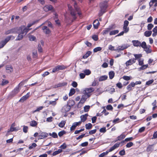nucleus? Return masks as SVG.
Listing matches in <instances>:
<instances>
[{
  "label": "nucleus",
  "mask_w": 157,
  "mask_h": 157,
  "mask_svg": "<svg viewBox=\"0 0 157 157\" xmlns=\"http://www.w3.org/2000/svg\"><path fill=\"white\" fill-rule=\"evenodd\" d=\"M100 10L98 15L99 16H101L105 12V10L108 7L107 2L106 1L101 2L100 4Z\"/></svg>",
  "instance_id": "nucleus-1"
},
{
  "label": "nucleus",
  "mask_w": 157,
  "mask_h": 157,
  "mask_svg": "<svg viewBox=\"0 0 157 157\" xmlns=\"http://www.w3.org/2000/svg\"><path fill=\"white\" fill-rule=\"evenodd\" d=\"M144 49V50L147 53H149L151 52V50L150 49V45H147L146 42L143 41L142 43L141 47Z\"/></svg>",
  "instance_id": "nucleus-2"
},
{
  "label": "nucleus",
  "mask_w": 157,
  "mask_h": 157,
  "mask_svg": "<svg viewBox=\"0 0 157 157\" xmlns=\"http://www.w3.org/2000/svg\"><path fill=\"white\" fill-rule=\"evenodd\" d=\"M18 30V31L20 32L22 34H24V35H25L29 31V29L27 27H25L24 26H22L19 28Z\"/></svg>",
  "instance_id": "nucleus-3"
},
{
  "label": "nucleus",
  "mask_w": 157,
  "mask_h": 157,
  "mask_svg": "<svg viewBox=\"0 0 157 157\" xmlns=\"http://www.w3.org/2000/svg\"><path fill=\"white\" fill-rule=\"evenodd\" d=\"M94 90V89L93 88H86L84 90L83 92L84 94L89 97L91 95V93Z\"/></svg>",
  "instance_id": "nucleus-4"
},
{
  "label": "nucleus",
  "mask_w": 157,
  "mask_h": 157,
  "mask_svg": "<svg viewBox=\"0 0 157 157\" xmlns=\"http://www.w3.org/2000/svg\"><path fill=\"white\" fill-rule=\"evenodd\" d=\"M39 138L38 139H43L47 137L48 136V134L45 132L40 131L39 133Z\"/></svg>",
  "instance_id": "nucleus-5"
},
{
  "label": "nucleus",
  "mask_w": 157,
  "mask_h": 157,
  "mask_svg": "<svg viewBox=\"0 0 157 157\" xmlns=\"http://www.w3.org/2000/svg\"><path fill=\"white\" fill-rule=\"evenodd\" d=\"M66 67L63 65H58L54 68L52 71L53 73L56 72L59 70H62L65 69Z\"/></svg>",
  "instance_id": "nucleus-6"
},
{
  "label": "nucleus",
  "mask_w": 157,
  "mask_h": 157,
  "mask_svg": "<svg viewBox=\"0 0 157 157\" xmlns=\"http://www.w3.org/2000/svg\"><path fill=\"white\" fill-rule=\"evenodd\" d=\"M129 46L128 44H124L121 46H119L115 49V51H121L127 48Z\"/></svg>",
  "instance_id": "nucleus-7"
},
{
  "label": "nucleus",
  "mask_w": 157,
  "mask_h": 157,
  "mask_svg": "<svg viewBox=\"0 0 157 157\" xmlns=\"http://www.w3.org/2000/svg\"><path fill=\"white\" fill-rule=\"evenodd\" d=\"M68 7L69 10L70 11L71 14L73 17V18L74 19H75L76 18L75 17L76 13L75 11L73 10L71 6L69 4H68Z\"/></svg>",
  "instance_id": "nucleus-8"
},
{
  "label": "nucleus",
  "mask_w": 157,
  "mask_h": 157,
  "mask_svg": "<svg viewBox=\"0 0 157 157\" xmlns=\"http://www.w3.org/2000/svg\"><path fill=\"white\" fill-rule=\"evenodd\" d=\"M71 108L70 105H67L64 106L62 108V112L63 113H66L69 111Z\"/></svg>",
  "instance_id": "nucleus-9"
},
{
  "label": "nucleus",
  "mask_w": 157,
  "mask_h": 157,
  "mask_svg": "<svg viewBox=\"0 0 157 157\" xmlns=\"http://www.w3.org/2000/svg\"><path fill=\"white\" fill-rule=\"evenodd\" d=\"M133 45L136 47H141L142 43L137 40H133L132 41Z\"/></svg>",
  "instance_id": "nucleus-10"
},
{
  "label": "nucleus",
  "mask_w": 157,
  "mask_h": 157,
  "mask_svg": "<svg viewBox=\"0 0 157 157\" xmlns=\"http://www.w3.org/2000/svg\"><path fill=\"white\" fill-rule=\"evenodd\" d=\"M135 62L136 59H135L134 58H133L132 59H130L127 61L126 62L125 64L126 66H128L131 65L132 64L135 63Z\"/></svg>",
  "instance_id": "nucleus-11"
},
{
  "label": "nucleus",
  "mask_w": 157,
  "mask_h": 157,
  "mask_svg": "<svg viewBox=\"0 0 157 157\" xmlns=\"http://www.w3.org/2000/svg\"><path fill=\"white\" fill-rule=\"evenodd\" d=\"M22 84V83L21 82L19 84L18 86L16 87L13 90V92L14 94H16L18 93L20 90V86L23 85Z\"/></svg>",
  "instance_id": "nucleus-12"
},
{
  "label": "nucleus",
  "mask_w": 157,
  "mask_h": 157,
  "mask_svg": "<svg viewBox=\"0 0 157 157\" xmlns=\"http://www.w3.org/2000/svg\"><path fill=\"white\" fill-rule=\"evenodd\" d=\"M29 95L30 92L28 93L26 95L23 96L21 98L20 100H19V101L23 102L29 97Z\"/></svg>",
  "instance_id": "nucleus-13"
},
{
  "label": "nucleus",
  "mask_w": 157,
  "mask_h": 157,
  "mask_svg": "<svg viewBox=\"0 0 157 157\" xmlns=\"http://www.w3.org/2000/svg\"><path fill=\"white\" fill-rule=\"evenodd\" d=\"M89 98L87 96H86L85 94L83 95L81 98L78 103V105L79 104L81 103L83 104L85 102L86 99Z\"/></svg>",
  "instance_id": "nucleus-14"
},
{
  "label": "nucleus",
  "mask_w": 157,
  "mask_h": 157,
  "mask_svg": "<svg viewBox=\"0 0 157 157\" xmlns=\"http://www.w3.org/2000/svg\"><path fill=\"white\" fill-rule=\"evenodd\" d=\"M81 123V122L80 121L78 122H76L73 123L72 124V126L70 128V130L71 131L74 130L75 129L76 127L79 124H80Z\"/></svg>",
  "instance_id": "nucleus-15"
},
{
  "label": "nucleus",
  "mask_w": 157,
  "mask_h": 157,
  "mask_svg": "<svg viewBox=\"0 0 157 157\" xmlns=\"http://www.w3.org/2000/svg\"><path fill=\"white\" fill-rule=\"evenodd\" d=\"M42 29L43 30L44 32L46 34H49L51 32L50 29L46 26H43L42 28Z\"/></svg>",
  "instance_id": "nucleus-16"
},
{
  "label": "nucleus",
  "mask_w": 157,
  "mask_h": 157,
  "mask_svg": "<svg viewBox=\"0 0 157 157\" xmlns=\"http://www.w3.org/2000/svg\"><path fill=\"white\" fill-rule=\"evenodd\" d=\"M6 69L7 72L8 73H10L13 71V68L11 65L6 66Z\"/></svg>",
  "instance_id": "nucleus-17"
},
{
  "label": "nucleus",
  "mask_w": 157,
  "mask_h": 157,
  "mask_svg": "<svg viewBox=\"0 0 157 157\" xmlns=\"http://www.w3.org/2000/svg\"><path fill=\"white\" fill-rule=\"evenodd\" d=\"M99 24L100 23L97 19L95 20L94 21L93 23L94 27L95 29H98Z\"/></svg>",
  "instance_id": "nucleus-18"
},
{
  "label": "nucleus",
  "mask_w": 157,
  "mask_h": 157,
  "mask_svg": "<svg viewBox=\"0 0 157 157\" xmlns=\"http://www.w3.org/2000/svg\"><path fill=\"white\" fill-rule=\"evenodd\" d=\"M52 9V6L51 5H48L45 6L43 8L44 10L45 11H48L49 10H50Z\"/></svg>",
  "instance_id": "nucleus-19"
},
{
  "label": "nucleus",
  "mask_w": 157,
  "mask_h": 157,
  "mask_svg": "<svg viewBox=\"0 0 157 157\" xmlns=\"http://www.w3.org/2000/svg\"><path fill=\"white\" fill-rule=\"evenodd\" d=\"M17 33H18V35L17 37L16 40H22L23 38V34L21 33V32L18 30Z\"/></svg>",
  "instance_id": "nucleus-20"
},
{
  "label": "nucleus",
  "mask_w": 157,
  "mask_h": 157,
  "mask_svg": "<svg viewBox=\"0 0 157 157\" xmlns=\"http://www.w3.org/2000/svg\"><path fill=\"white\" fill-rule=\"evenodd\" d=\"M108 78V76L106 75H104L100 76L99 77L98 80L99 82L102 81L106 80Z\"/></svg>",
  "instance_id": "nucleus-21"
},
{
  "label": "nucleus",
  "mask_w": 157,
  "mask_h": 157,
  "mask_svg": "<svg viewBox=\"0 0 157 157\" xmlns=\"http://www.w3.org/2000/svg\"><path fill=\"white\" fill-rule=\"evenodd\" d=\"M154 145H149L147 147L146 151L147 152H151L154 150Z\"/></svg>",
  "instance_id": "nucleus-22"
},
{
  "label": "nucleus",
  "mask_w": 157,
  "mask_h": 157,
  "mask_svg": "<svg viewBox=\"0 0 157 157\" xmlns=\"http://www.w3.org/2000/svg\"><path fill=\"white\" fill-rule=\"evenodd\" d=\"M119 32V31L118 30H112L110 32L109 35L110 36L115 35L117 34Z\"/></svg>",
  "instance_id": "nucleus-23"
},
{
  "label": "nucleus",
  "mask_w": 157,
  "mask_h": 157,
  "mask_svg": "<svg viewBox=\"0 0 157 157\" xmlns=\"http://www.w3.org/2000/svg\"><path fill=\"white\" fill-rule=\"evenodd\" d=\"M66 123V121H62L59 124L58 126L60 128H63L64 127Z\"/></svg>",
  "instance_id": "nucleus-24"
},
{
  "label": "nucleus",
  "mask_w": 157,
  "mask_h": 157,
  "mask_svg": "<svg viewBox=\"0 0 157 157\" xmlns=\"http://www.w3.org/2000/svg\"><path fill=\"white\" fill-rule=\"evenodd\" d=\"M109 78L110 79H112L114 76L115 73L113 71H110L109 73Z\"/></svg>",
  "instance_id": "nucleus-25"
},
{
  "label": "nucleus",
  "mask_w": 157,
  "mask_h": 157,
  "mask_svg": "<svg viewBox=\"0 0 157 157\" xmlns=\"http://www.w3.org/2000/svg\"><path fill=\"white\" fill-rule=\"evenodd\" d=\"M48 135L55 138H57L58 137L57 135L55 132H53L52 133H49Z\"/></svg>",
  "instance_id": "nucleus-26"
},
{
  "label": "nucleus",
  "mask_w": 157,
  "mask_h": 157,
  "mask_svg": "<svg viewBox=\"0 0 157 157\" xmlns=\"http://www.w3.org/2000/svg\"><path fill=\"white\" fill-rule=\"evenodd\" d=\"M62 152V150L61 149H59L57 151H56L53 152L52 153V155L53 156H55L56 155L58 154H59Z\"/></svg>",
  "instance_id": "nucleus-27"
},
{
  "label": "nucleus",
  "mask_w": 157,
  "mask_h": 157,
  "mask_svg": "<svg viewBox=\"0 0 157 157\" xmlns=\"http://www.w3.org/2000/svg\"><path fill=\"white\" fill-rule=\"evenodd\" d=\"M91 54V52L90 51H88L85 55L83 56L82 58L84 59H86Z\"/></svg>",
  "instance_id": "nucleus-28"
},
{
  "label": "nucleus",
  "mask_w": 157,
  "mask_h": 157,
  "mask_svg": "<svg viewBox=\"0 0 157 157\" xmlns=\"http://www.w3.org/2000/svg\"><path fill=\"white\" fill-rule=\"evenodd\" d=\"M30 124L31 126L35 127L37 125V123L36 121H33L30 122Z\"/></svg>",
  "instance_id": "nucleus-29"
},
{
  "label": "nucleus",
  "mask_w": 157,
  "mask_h": 157,
  "mask_svg": "<svg viewBox=\"0 0 157 157\" xmlns=\"http://www.w3.org/2000/svg\"><path fill=\"white\" fill-rule=\"evenodd\" d=\"M152 33V32L151 31H146L144 33V35L147 37L150 36Z\"/></svg>",
  "instance_id": "nucleus-30"
},
{
  "label": "nucleus",
  "mask_w": 157,
  "mask_h": 157,
  "mask_svg": "<svg viewBox=\"0 0 157 157\" xmlns=\"http://www.w3.org/2000/svg\"><path fill=\"white\" fill-rule=\"evenodd\" d=\"M84 72L85 75H90L91 73V71L89 69H86L83 71Z\"/></svg>",
  "instance_id": "nucleus-31"
},
{
  "label": "nucleus",
  "mask_w": 157,
  "mask_h": 157,
  "mask_svg": "<svg viewBox=\"0 0 157 157\" xmlns=\"http://www.w3.org/2000/svg\"><path fill=\"white\" fill-rule=\"evenodd\" d=\"M29 40L31 41H35L36 39V38L35 36L32 35H30L29 36Z\"/></svg>",
  "instance_id": "nucleus-32"
},
{
  "label": "nucleus",
  "mask_w": 157,
  "mask_h": 157,
  "mask_svg": "<svg viewBox=\"0 0 157 157\" xmlns=\"http://www.w3.org/2000/svg\"><path fill=\"white\" fill-rule=\"evenodd\" d=\"M125 136L124 135L121 134L117 137V140L115 141V142H116L117 140H120L122 139H123L125 138Z\"/></svg>",
  "instance_id": "nucleus-33"
},
{
  "label": "nucleus",
  "mask_w": 157,
  "mask_h": 157,
  "mask_svg": "<svg viewBox=\"0 0 157 157\" xmlns=\"http://www.w3.org/2000/svg\"><path fill=\"white\" fill-rule=\"evenodd\" d=\"M38 21V20H36V21H33V22H32L31 23H30L28 25L27 27V28H28V29H29V27H31L33 25H34L35 23L37 22Z\"/></svg>",
  "instance_id": "nucleus-34"
},
{
  "label": "nucleus",
  "mask_w": 157,
  "mask_h": 157,
  "mask_svg": "<svg viewBox=\"0 0 157 157\" xmlns=\"http://www.w3.org/2000/svg\"><path fill=\"white\" fill-rule=\"evenodd\" d=\"M18 130V129H17L16 128L14 127H10V129L8 130L7 132H10L17 131Z\"/></svg>",
  "instance_id": "nucleus-35"
},
{
  "label": "nucleus",
  "mask_w": 157,
  "mask_h": 157,
  "mask_svg": "<svg viewBox=\"0 0 157 157\" xmlns=\"http://www.w3.org/2000/svg\"><path fill=\"white\" fill-rule=\"evenodd\" d=\"M67 83L66 82H63L62 83H59L56 85V87H58L60 86H66L67 85Z\"/></svg>",
  "instance_id": "nucleus-36"
},
{
  "label": "nucleus",
  "mask_w": 157,
  "mask_h": 157,
  "mask_svg": "<svg viewBox=\"0 0 157 157\" xmlns=\"http://www.w3.org/2000/svg\"><path fill=\"white\" fill-rule=\"evenodd\" d=\"M85 126L86 129H90L92 128V125L91 123H89L88 124H86Z\"/></svg>",
  "instance_id": "nucleus-37"
},
{
  "label": "nucleus",
  "mask_w": 157,
  "mask_h": 157,
  "mask_svg": "<svg viewBox=\"0 0 157 157\" xmlns=\"http://www.w3.org/2000/svg\"><path fill=\"white\" fill-rule=\"evenodd\" d=\"M111 29L110 28H107L105 30H104L102 32V34L103 35L107 34L110 30Z\"/></svg>",
  "instance_id": "nucleus-38"
},
{
  "label": "nucleus",
  "mask_w": 157,
  "mask_h": 157,
  "mask_svg": "<svg viewBox=\"0 0 157 157\" xmlns=\"http://www.w3.org/2000/svg\"><path fill=\"white\" fill-rule=\"evenodd\" d=\"M102 49V48L100 47H98L95 48L93 50L94 52H98L100 51Z\"/></svg>",
  "instance_id": "nucleus-39"
},
{
  "label": "nucleus",
  "mask_w": 157,
  "mask_h": 157,
  "mask_svg": "<svg viewBox=\"0 0 157 157\" xmlns=\"http://www.w3.org/2000/svg\"><path fill=\"white\" fill-rule=\"evenodd\" d=\"M12 37H13V36H8L4 40H3L6 44L10 40Z\"/></svg>",
  "instance_id": "nucleus-40"
},
{
  "label": "nucleus",
  "mask_w": 157,
  "mask_h": 157,
  "mask_svg": "<svg viewBox=\"0 0 157 157\" xmlns=\"http://www.w3.org/2000/svg\"><path fill=\"white\" fill-rule=\"evenodd\" d=\"M75 93V89L73 88L71 89L70 90V92L69 93V96H71L73 95Z\"/></svg>",
  "instance_id": "nucleus-41"
},
{
  "label": "nucleus",
  "mask_w": 157,
  "mask_h": 157,
  "mask_svg": "<svg viewBox=\"0 0 157 157\" xmlns=\"http://www.w3.org/2000/svg\"><path fill=\"white\" fill-rule=\"evenodd\" d=\"M133 139V138L132 137H130L129 138H127L125 139L124 140H123L121 142V143H123L124 141L128 142L132 140Z\"/></svg>",
  "instance_id": "nucleus-42"
},
{
  "label": "nucleus",
  "mask_w": 157,
  "mask_h": 157,
  "mask_svg": "<svg viewBox=\"0 0 157 157\" xmlns=\"http://www.w3.org/2000/svg\"><path fill=\"white\" fill-rule=\"evenodd\" d=\"M76 2H74V8H75V10L77 12H78V15H79V16H80L81 15V13L79 12H78V8L76 6Z\"/></svg>",
  "instance_id": "nucleus-43"
},
{
  "label": "nucleus",
  "mask_w": 157,
  "mask_h": 157,
  "mask_svg": "<svg viewBox=\"0 0 157 157\" xmlns=\"http://www.w3.org/2000/svg\"><path fill=\"white\" fill-rule=\"evenodd\" d=\"M90 108V106L86 105L84 107V110L85 112H87L89 111Z\"/></svg>",
  "instance_id": "nucleus-44"
},
{
  "label": "nucleus",
  "mask_w": 157,
  "mask_h": 157,
  "mask_svg": "<svg viewBox=\"0 0 157 157\" xmlns=\"http://www.w3.org/2000/svg\"><path fill=\"white\" fill-rule=\"evenodd\" d=\"M148 67V64L144 65H142L141 67L139 68L140 70H144L147 68Z\"/></svg>",
  "instance_id": "nucleus-45"
},
{
  "label": "nucleus",
  "mask_w": 157,
  "mask_h": 157,
  "mask_svg": "<svg viewBox=\"0 0 157 157\" xmlns=\"http://www.w3.org/2000/svg\"><path fill=\"white\" fill-rule=\"evenodd\" d=\"M6 44L4 40H2L0 42V48H3Z\"/></svg>",
  "instance_id": "nucleus-46"
},
{
  "label": "nucleus",
  "mask_w": 157,
  "mask_h": 157,
  "mask_svg": "<svg viewBox=\"0 0 157 157\" xmlns=\"http://www.w3.org/2000/svg\"><path fill=\"white\" fill-rule=\"evenodd\" d=\"M14 32V29H10L7 31H6L5 33V34L7 35L9 34H11L13 33Z\"/></svg>",
  "instance_id": "nucleus-47"
},
{
  "label": "nucleus",
  "mask_w": 157,
  "mask_h": 157,
  "mask_svg": "<svg viewBox=\"0 0 157 157\" xmlns=\"http://www.w3.org/2000/svg\"><path fill=\"white\" fill-rule=\"evenodd\" d=\"M108 153V151H107L105 152H104L99 155V157H103L105 155H106Z\"/></svg>",
  "instance_id": "nucleus-48"
},
{
  "label": "nucleus",
  "mask_w": 157,
  "mask_h": 157,
  "mask_svg": "<svg viewBox=\"0 0 157 157\" xmlns=\"http://www.w3.org/2000/svg\"><path fill=\"white\" fill-rule=\"evenodd\" d=\"M66 133V132L64 130L58 133V135L60 137H61Z\"/></svg>",
  "instance_id": "nucleus-49"
},
{
  "label": "nucleus",
  "mask_w": 157,
  "mask_h": 157,
  "mask_svg": "<svg viewBox=\"0 0 157 157\" xmlns=\"http://www.w3.org/2000/svg\"><path fill=\"white\" fill-rule=\"evenodd\" d=\"M80 118L81 121V122H84L86 120L87 118L85 117L83 115H82L80 116Z\"/></svg>",
  "instance_id": "nucleus-50"
},
{
  "label": "nucleus",
  "mask_w": 157,
  "mask_h": 157,
  "mask_svg": "<svg viewBox=\"0 0 157 157\" xmlns=\"http://www.w3.org/2000/svg\"><path fill=\"white\" fill-rule=\"evenodd\" d=\"M36 146L37 145L36 144L33 143L29 147V148L30 150L31 149L33 148L36 147Z\"/></svg>",
  "instance_id": "nucleus-51"
},
{
  "label": "nucleus",
  "mask_w": 157,
  "mask_h": 157,
  "mask_svg": "<svg viewBox=\"0 0 157 157\" xmlns=\"http://www.w3.org/2000/svg\"><path fill=\"white\" fill-rule=\"evenodd\" d=\"M48 104L49 105H51L53 106H55L56 105V101H49Z\"/></svg>",
  "instance_id": "nucleus-52"
},
{
  "label": "nucleus",
  "mask_w": 157,
  "mask_h": 157,
  "mask_svg": "<svg viewBox=\"0 0 157 157\" xmlns=\"http://www.w3.org/2000/svg\"><path fill=\"white\" fill-rule=\"evenodd\" d=\"M43 106H40V107H38L33 112V113H35V112H38V111H39L40 110H41L42 109H43Z\"/></svg>",
  "instance_id": "nucleus-53"
},
{
  "label": "nucleus",
  "mask_w": 157,
  "mask_h": 157,
  "mask_svg": "<svg viewBox=\"0 0 157 157\" xmlns=\"http://www.w3.org/2000/svg\"><path fill=\"white\" fill-rule=\"evenodd\" d=\"M134 56H135V59H136H136H138L142 57V55L141 54H135L134 55Z\"/></svg>",
  "instance_id": "nucleus-54"
},
{
  "label": "nucleus",
  "mask_w": 157,
  "mask_h": 157,
  "mask_svg": "<svg viewBox=\"0 0 157 157\" xmlns=\"http://www.w3.org/2000/svg\"><path fill=\"white\" fill-rule=\"evenodd\" d=\"M133 143L132 142H129L127 144L126 147L128 148L130 147L133 146Z\"/></svg>",
  "instance_id": "nucleus-55"
},
{
  "label": "nucleus",
  "mask_w": 157,
  "mask_h": 157,
  "mask_svg": "<svg viewBox=\"0 0 157 157\" xmlns=\"http://www.w3.org/2000/svg\"><path fill=\"white\" fill-rule=\"evenodd\" d=\"M121 121H120V119L119 118H117L114 120L113 121V122L114 124H116L119 123Z\"/></svg>",
  "instance_id": "nucleus-56"
},
{
  "label": "nucleus",
  "mask_w": 157,
  "mask_h": 157,
  "mask_svg": "<svg viewBox=\"0 0 157 157\" xmlns=\"http://www.w3.org/2000/svg\"><path fill=\"white\" fill-rule=\"evenodd\" d=\"M123 28L124 31V33H127L128 31L129 28L127 26H124Z\"/></svg>",
  "instance_id": "nucleus-57"
},
{
  "label": "nucleus",
  "mask_w": 157,
  "mask_h": 157,
  "mask_svg": "<svg viewBox=\"0 0 157 157\" xmlns=\"http://www.w3.org/2000/svg\"><path fill=\"white\" fill-rule=\"evenodd\" d=\"M23 132L25 133H27L28 131V127L25 126H23Z\"/></svg>",
  "instance_id": "nucleus-58"
},
{
  "label": "nucleus",
  "mask_w": 157,
  "mask_h": 157,
  "mask_svg": "<svg viewBox=\"0 0 157 157\" xmlns=\"http://www.w3.org/2000/svg\"><path fill=\"white\" fill-rule=\"evenodd\" d=\"M154 27V25L151 24H149L147 25V29L150 30Z\"/></svg>",
  "instance_id": "nucleus-59"
},
{
  "label": "nucleus",
  "mask_w": 157,
  "mask_h": 157,
  "mask_svg": "<svg viewBox=\"0 0 157 157\" xmlns=\"http://www.w3.org/2000/svg\"><path fill=\"white\" fill-rule=\"evenodd\" d=\"M100 132H101L105 133L106 131V129L105 127H103L101 128L100 129Z\"/></svg>",
  "instance_id": "nucleus-60"
},
{
  "label": "nucleus",
  "mask_w": 157,
  "mask_h": 157,
  "mask_svg": "<svg viewBox=\"0 0 157 157\" xmlns=\"http://www.w3.org/2000/svg\"><path fill=\"white\" fill-rule=\"evenodd\" d=\"M8 82L7 80H3V81L2 82L1 85L3 86L6 84H7Z\"/></svg>",
  "instance_id": "nucleus-61"
},
{
  "label": "nucleus",
  "mask_w": 157,
  "mask_h": 157,
  "mask_svg": "<svg viewBox=\"0 0 157 157\" xmlns=\"http://www.w3.org/2000/svg\"><path fill=\"white\" fill-rule=\"evenodd\" d=\"M97 130L96 129H95L94 130H91L89 131V133L90 134H94L96 132Z\"/></svg>",
  "instance_id": "nucleus-62"
},
{
  "label": "nucleus",
  "mask_w": 157,
  "mask_h": 157,
  "mask_svg": "<svg viewBox=\"0 0 157 157\" xmlns=\"http://www.w3.org/2000/svg\"><path fill=\"white\" fill-rule=\"evenodd\" d=\"M92 38L95 41H97L98 39V36L95 35H93Z\"/></svg>",
  "instance_id": "nucleus-63"
},
{
  "label": "nucleus",
  "mask_w": 157,
  "mask_h": 157,
  "mask_svg": "<svg viewBox=\"0 0 157 157\" xmlns=\"http://www.w3.org/2000/svg\"><path fill=\"white\" fill-rule=\"evenodd\" d=\"M119 154L121 155H123L125 154V151L124 149L121 151L119 152Z\"/></svg>",
  "instance_id": "nucleus-64"
}]
</instances>
